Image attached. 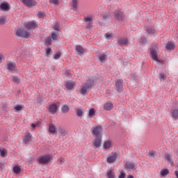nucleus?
<instances>
[{"instance_id":"nucleus-1","label":"nucleus","mask_w":178,"mask_h":178,"mask_svg":"<svg viewBox=\"0 0 178 178\" xmlns=\"http://www.w3.org/2000/svg\"><path fill=\"white\" fill-rule=\"evenodd\" d=\"M52 159V156L50 154H44L38 159V162L40 164L47 165V163H49V162L51 161V159Z\"/></svg>"},{"instance_id":"nucleus-2","label":"nucleus","mask_w":178,"mask_h":178,"mask_svg":"<svg viewBox=\"0 0 178 178\" xmlns=\"http://www.w3.org/2000/svg\"><path fill=\"white\" fill-rule=\"evenodd\" d=\"M15 35H17V37H20L21 38H30V35H31L24 29H19L17 30Z\"/></svg>"},{"instance_id":"nucleus-3","label":"nucleus","mask_w":178,"mask_h":178,"mask_svg":"<svg viewBox=\"0 0 178 178\" xmlns=\"http://www.w3.org/2000/svg\"><path fill=\"white\" fill-rule=\"evenodd\" d=\"M150 55L152 59L156 62H159V60L158 59V46L156 44H154V47L150 49Z\"/></svg>"},{"instance_id":"nucleus-4","label":"nucleus","mask_w":178,"mask_h":178,"mask_svg":"<svg viewBox=\"0 0 178 178\" xmlns=\"http://www.w3.org/2000/svg\"><path fill=\"white\" fill-rule=\"evenodd\" d=\"M91 83H86L81 86L80 92L83 94V95H87L88 94V91H90V88H91Z\"/></svg>"},{"instance_id":"nucleus-5","label":"nucleus","mask_w":178,"mask_h":178,"mask_svg":"<svg viewBox=\"0 0 178 178\" xmlns=\"http://www.w3.org/2000/svg\"><path fill=\"white\" fill-rule=\"evenodd\" d=\"M104 128L102 126H95L92 128V134L95 136V137H102L101 134H102Z\"/></svg>"},{"instance_id":"nucleus-6","label":"nucleus","mask_w":178,"mask_h":178,"mask_svg":"<svg viewBox=\"0 0 178 178\" xmlns=\"http://www.w3.org/2000/svg\"><path fill=\"white\" fill-rule=\"evenodd\" d=\"M117 159H119V156L116 153H111L107 156L108 163H113Z\"/></svg>"},{"instance_id":"nucleus-7","label":"nucleus","mask_w":178,"mask_h":178,"mask_svg":"<svg viewBox=\"0 0 178 178\" xmlns=\"http://www.w3.org/2000/svg\"><path fill=\"white\" fill-rule=\"evenodd\" d=\"M22 2L25 5V6H27L28 8H31V6H36V5L38 3L35 0H22Z\"/></svg>"},{"instance_id":"nucleus-8","label":"nucleus","mask_w":178,"mask_h":178,"mask_svg":"<svg viewBox=\"0 0 178 178\" xmlns=\"http://www.w3.org/2000/svg\"><path fill=\"white\" fill-rule=\"evenodd\" d=\"M48 111L51 115H55L58 112V105L56 104H51L49 105Z\"/></svg>"},{"instance_id":"nucleus-9","label":"nucleus","mask_w":178,"mask_h":178,"mask_svg":"<svg viewBox=\"0 0 178 178\" xmlns=\"http://www.w3.org/2000/svg\"><path fill=\"white\" fill-rule=\"evenodd\" d=\"M115 88L118 92H122L123 91V81L117 79L115 81Z\"/></svg>"},{"instance_id":"nucleus-10","label":"nucleus","mask_w":178,"mask_h":178,"mask_svg":"<svg viewBox=\"0 0 178 178\" xmlns=\"http://www.w3.org/2000/svg\"><path fill=\"white\" fill-rule=\"evenodd\" d=\"M92 143L95 148H99V147H101V144H102V137H95Z\"/></svg>"},{"instance_id":"nucleus-11","label":"nucleus","mask_w":178,"mask_h":178,"mask_svg":"<svg viewBox=\"0 0 178 178\" xmlns=\"http://www.w3.org/2000/svg\"><path fill=\"white\" fill-rule=\"evenodd\" d=\"M65 87L67 90H74V87H76V83L74 81H68L65 83Z\"/></svg>"},{"instance_id":"nucleus-12","label":"nucleus","mask_w":178,"mask_h":178,"mask_svg":"<svg viewBox=\"0 0 178 178\" xmlns=\"http://www.w3.org/2000/svg\"><path fill=\"white\" fill-rule=\"evenodd\" d=\"M0 9L1 10H3V12H8V10H10V4L8 3H2L0 5Z\"/></svg>"},{"instance_id":"nucleus-13","label":"nucleus","mask_w":178,"mask_h":178,"mask_svg":"<svg viewBox=\"0 0 178 178\" xmlns=\"http://www.w3.org/2000/svg\"><path fill=\"white\" fill-rule=\"evenodd\" d=\"M25 27L27 30H34L37 27V24L34 22H28L25 24Z\"/></svg>"},{"instance_id":"nucleus-14","label":"nucleus","mask_w":178,"mask_h":178,"mask_svg":"<svg viewBox=\"0 0 178 178\" xmlns=\"http://www.w3.org/2000/svg\"><path fill=\"white\" fill-rule=\"evenodd\" d=\"M112 141L111 140H107L104 141L103 147L104 149H109V148L112 147Z\"/></svg>"},{"instance_id":"nucleus-15","label":"nucleus","mask_w":178,"mask_h":178,"mask_svg":"<svg viewBox=\"0 0 178 178\" xmlns=\"http://www.w3.org/2000/svg\"><path fill=\"white\" fill-rule=\"evenodd\" d=\"M7 69L10 72H16V64L14 63H8L7 65Z\"/></svg>"},{"instance_id":"nucleus-16","label":"nucleus","mask_w":178,"mask_h":178,"mask_svg":"<svg viewBox=\"0 0 178 178\" xmlns=\"http://www.w3.org/2000/svg\"><path fill=\"white\" fill-rule=\"evenodd\" d=\"M104 109L105 111H112L113 109V104L111 102L106 103L104 106Z\"/></svg>"},{"instance_id":"nucleus-17","label":"nucleus","mask_w":178,"mask_h":178,"mask_svg":"<svg viewBox=\"0 0 178 178\" xmlns=\"http://www.w3.org/2000/svg\"><path fill=\"white\" fill-rule=\"evenodd\" d=\"M175 47L176 44L173 42H168L165 46L166 49H168V51H173Z\"/></svg>"},{"instance_id":"nucleus-18","label":"nucleus","mask_w":178,"mask_h":178,"mask_svg":"<svg viewBox=\"0 0 178 178\" xmlns=\"http://www.w3.org/2000/svg\"><path fill=\"white\" fill-rule=\"evenodd\" d=\"M115 17L117 20H122L123 19V13L120 11L115 12Z\"/></svg>"},{"instance_id":"nucleus-19","label":"nucleus","mask_w":178,"mask_h":178,"mask_svg":"<svg viewBox=\"0 0 178 178\" xmlns=\"http://www.w3.org/2000/svg\"><path fill=\"white\" fill-rule=\"evenodd\" d=\"M99 61L102 63H104V62H106V60L108 59V55L106 54H100L98 56Z\"/></svg>"},{"instance_id":"nucleus-20","label":"nucleus","mask_w":178,"mask_h":178,"mask_svg":"<svg viewBox=\"0 0 178 178\" xmlns=\"http://www.w3.org/2000/svg\"><path fill=\"white\" fill-rule=\"evenodd\" d=\"M96 113H97V111H95V108H90L89 111H88L89 118H90V119H92V118H94V116H95Z\"/></svg>"},{"instance_id":"nucleus-21","label":"nucleus","mask_w":178,"mask_h":178,"mask_svg":"<svg viewBox=\"0 0 178 178\" xmlns=\"http://www.w3.org/2000/svg\"><path fill=\"white\" fill-rule=\"evenodd\" d=\"M76 51L78 52L79 55H81V56L84 55V49H83L81 46L77 45L76 47Z\"/></svg>"},{"instance_id":"nucleus-22","label":"nucleus","mask_w":178,"mask_h":178,"mask_svg":"<svg viewBox=\"0 0 178 178\" xmlns=\"http://www.w3.org/2000/svg\"><path fill=\"white\" fill-rule=\"evenodd\" d=\"M118 42L121 46L127 45V43L129 42V40H127V38L120 39L118 40Z\"/></svg>"},{"instance_id":"nucleus-23","label":"nucleus","mask_w":178,"mask_h":178,"mask_svg":"<svg viewBox=\"0 0 178 178\" xmlns=\"http://www.w3.org/2000/svg\"><path fill=\"white\" fill-rule=\"evenodd\" d=\"M49 131L51 133V134H55L56 133V127L55 124H50L49 127Z\"/></svg>"},{"instance_id":"nucleus-24","label":"nucleus","mask_w":178,"mask_h":178,"mask_svg":"<svg viewBox=\"0 0 178 178\" xmlns=\"http://www.w3.org/2000/svg\"><path fill=\"white\" fill-rule=\"evenodd\" d=\"M31 140V134H30V133H28L24 137V143H25V144H27V143H29V141H30Z\"/></svg>"},{"instance_id":"nucleus-25","label":"nucleus","mask_w":178,"mask_h":178,"mask_svg":"<svg viewBox=\"0 0 178 178\" xmlns=\"http://www.w3.org/2000/svg\"><path fill=\"white\" fill-rule=\"evenodd\" d=\"M58 133L60 134V136H67V131H66V129L63 128H59Z\"/></svg>"},{"instance_id":"nucleus-26","label":"nucleus","mask_w":178,"mask_h":178,"mask_svg":"<svg viewBox=\"0 0 178 178\" xmlns=\"http://www.w3.org/2000/svg\"><path fill=\"white\" fill-rule=\"evenodd\" d=\"M126 166H127V168H128L129 170H131V169H134V163L130 162V161H127L126 163Z\"/></svg>"},{"instance_id":"nucleus-27","label":"nucleus","mask_w":178,"mask_h":178,"mask_svg":"<svg viewBox=\"0 0 178 178\" xmlns=\"http://www.w3.org/2000/svg\"><path fill=\"white\" fill-rule=\"evenodd\" d=\"M61 111L63 113H67L69 112V106L68 105H64L61 108Z\"/></svg>"},{"instance_id":"nucleus-28","label":"nucleus","mask_w":178,"mask_h":178,"mask_svg":"<svg viewBox=\"0 0 178 178\" xmlns=\"http://www.w3.org/2000/svg\"><path fill=\"white\" fill-rule=\"evenodd\" d=\"M171 113H172V118L174 119H177V118H178V109L177 108L172 110L171 111Z\"/></svg>"},{"instance_id":"nucleus-29","label":"nucleus","mask_w":178,"mask_h":178,"mask_svg":"<svg viewBox=\"0 0 178 178\" xmlns=\"http://www.w3.org/2000/svg\"><path fill=\"white\" fill-rule=\"evenodd\" d=\"M167 175H169V170L168 169H163L161 171V177H165Z\"/></svg>"},{"instance_id":"nucleus-30","label":"nucleus","mask_w":178,"mask_h":178,"mask_svg":"<svg viewBox=\"0 0 178 178\" xmlns=\"http://www.w3.org/2000/svg\"><path fill=\"white\" fill-rule=\"evenodd\" d=\"M159 79L161 81H165L166 80V74L165 73H160Z\"/></svg>"},{"instance_id":"nucleus-31","label":"nucleus","mask_w":178,"mask_h":178,"mask_svg":"<svg viewBox=\"0 0 178 178\" xmlns=\"http://www.w3.org/2000/svg\"><path fill=\"white\" fill-rule=\"evenodd\" d=\"M21 171L22 168H20V167H19L18 165H16L13 168V172L14 173H16V175H19V173H20Z\"/></svg>"},{"instance_id":"nucleus-32","label":"nucleus","mask_w":178,"mask_h":178,"mask_svg":"<svg viewBox=\"0 0 178 178\" xmlns=\"http://www.w3.org/2000/svg\"><path fill=\"white\" fill-rule=\"evenodd\" d=\"M146 31L148 34H155V29L154 28L148 27L146 29Z\"/></svg>"},{"instance_id":"nucleus-33","label":"nucleus","mask_w":178,"mask_h":178,"mask_svg":"<svg viewBox=\"0 0 178 178\" xmlns=\"http://www.w3.org/2000/svg\"><path fill=\"white\" fill-rule=\"evenodd\" d=\"M108 178H115V172L111 170L107 172Z\"/></svg>"},{"instance_id":"nucleus-34","label":"nucleus","mask_w":178,"mask_h":178,"mask_svg":"<svg viewBox=\"0 0 178 178\" xmlns=\"http://www.w3.org/2000/svg\"><path fill=\"white\" fill-rule=\"evenodd\" d=\"M58 35H59V33H58V32H53L51 33L52 40H54L55 41H56V40H58Z\"/></svg>"},{"instance_id":"nucleus-35","label":"nucleus","mask_w":178,"mask_h":178,"mask_svg":"<svg viewBox=\"0 0 178 178\" xmlns=\"http://www.w3.org/2000/svg\"><path fill=\"white\" fill-rule=\"evenodd\" d=\"M24 108L23 105H17L15 106L14 109L17 111L19 112V111H22Z\"/></svg>"},{"instance_id":"nucleus-36","label":"nucleus","mask_w":178,"mask_h":178,"mask_svg":"<svg viewBox=\"0 0 178 178\" xmlns=\"http://www.w3.org/2000/svg\"><path fill=\"white\" fill-rule=\"evenodd\" d=\"M85 22H86V23H88V24H92V18H91L90 17H85Z\"/></svg>"},{"instance_id":"nucleus-37","label":"nucleus","mask_w":178,"mask_h":178,"mask_svg":"<svg viewBox=\"0 0 178 178\" xmlns=\"http://www.w3.org/2000/svg\"><path fill=\"white\" fill-rule=\"evenodd\" d=\"M0 155L3 158H5L6 155H8V152L5 151L4 149H0Z\"/></svg>"},{"instance_id":"nucleus-38","label":"nucleus","mask_w":178,"mask_h":178,"mask_svg":"<svg viewBox=\"0 0 178 178\" xmlns=\"http://www.w3.org/2000/svg\"><path fill=\"white\" fill-rule=\"evenodd\" d=\"M6 23V17H0V25H3Z\"/></svg>"},{"instance_id":"nucleus-39","label":"nucleus","mask_w":178,"mask_h":178,"mask_svg":"<svg viewBox=\"0 0 178 178\" xmlns=\"http://www.w3.org/2000/svg\"><path fill=\"white\" fill-rule=\"evenodd\" d=\"M49 2L51 5H55L56 6L59 5V0H50Z\"/></svg>"},{"instance_id":"nucleus-40","label":"nucleus","mask_w":178,"mask_h":178,"mask_svg":"<svg viewBox=\"0 0 178 178\" xmlns=\"http://www.w3.org/2000/svg\"><path fill=\"white\" fill-rule=\"evenodd\" d=\"M52 41V39H51V37H49L45 39V44L46 45H51V42Z\"/></svg>"},{"instance_id":"nucleus-41","label":"nucleus","mask_w":178,"mask_h":178,"mask_svg":"<svg viewBox=\"0 0 178 178\" xmlns=\"http://www.w3.org/2000/svg\"><path fill=\"white\" fill-rule=\"evenodd\" d=\"M76 113L77 116H79L80 118H81V116H83V111H81L80 109H77L76 111Z\"/></svg>"},{"instance_id":"nucleus-42","label":"nucleus","mask_w":178,"mask_h":178,"mask_svg":"<svg viewBox=\"0 0 178 178\" xmlns=\"http://www.w3.org/2000/svg\"><path fill=\"white\" fill-rule=\"evenodd\" d=\"M13 80L17 84H19V83H20V79H19V77L17 76H13Z\"/></svg>"},{"instance_id":"nucleus-43","label":"nucleus","mask_w":178,"mask_h":178,"mask_svg":"<svg viewBox=\"0 0 178 178\" xmlns=\"http://www.w3.org/2000/svg\"><path fill=\"white\" fill-rule=\"evenodd\" d=\"M46 54L47 56H49V55L52 54V49L50 47L47 48L46 50Z\"/></svg>"},{"instance_id":"nucleus-44","label":"nucleus","mask_w":178,"mask_h":178,"mask_svg":"<svg viewBox=\"0 0 178 178\" xmlns=\"http://www.w3.org/2000/svg\"><path fill=\"white\" fill-rule=\"evenodd\" d=\"M165 158L167 161H169V162H172V156L170 154H165Z\"/></svg>"},{"instance_id":"nucleus-45","label":"nucleus","mask_w":178,"mask_h":178,"mask_svg":"<svg viewBox=\"0 0 178 178\" xmlns=\"http://www.w3.org/2000/svg\"><path fill=\"white\" fill-rule=\"evenodd\" d=\"M72 8H74V9H76V8H77V0L72 1Z\"/></svg>"},{"instance_id":"nucleus-46","label":"nucleus","mask_w":178,"mask_h":178,"mask_svg":"<svg viewBox=\"0 0 178 178\" xmlns=\"http://www.w3.org/2000/svg\"><path fill=\"white\" fill-rule=\"evenodd\" d=\"M44 16H45V14L42 12H40L38 14V17H39L40 19H42V17H44Z\"/></svg>"},{"instance_id":"nucleus-47","label":"nucleus","mask_w":178,"mask_h":178,"mask_svg":"<svg viewBox=\"0 0 178 178\" xmlns=\"http://www.w3.org/2000/svg\"><path fill=\"white\" fill-rule=\"evenodd\" d=\"M61 54L60 53H57L54 55V59L58 60L60 58Z\"/></svg>"},{"instance_id":"nucleus-48","label":"nucleus","mask_w":178,"mask_h":178,"mask_svg":"<svg viewBox=\"0 0 178 178\" xmlns=\"http://www.w3.org/2000/svg\"><path fill=\"white\" fill-rule=\"evenodd\" d=\"M54 30L56 31H59V24H56L53 26Z\"/></svg>"},{"instance_id":"nucleus-49","label":"nucleus","mask_w":178,"mask_h":178,"mask_svg":"<svg viewBox=\"0 0 178 178\" xmlns=\"http://www.w3.org/2000/svg\"><path fill=\"white\" fill-rule=\"evenodd\" d=\"M105 37L107 38V40H111V38H112V34L107 33H106Z\"/></svg>"},{"instance_id":"nucleus-50","label":"nucleus","mask_w":178,"mask_h":178,"mask_svg":"<svg viewBox=\"0 0 178 178\" xmlns=\"http://www.w3.org/2000/svg\"><path fill=\"white\" fill-rule=\"evenodd\" d=\"M3 59H5V56L0 53V63H2V60H3Z\"/></svg>"},{"instance_id":"nucleus-51","label":"nucleus","mask_w":178,"mask_h":178,"mask_svg":"<svg viewBox=\"0 0 178 178\" xmlns=\"http://www.w3.org/2000/svg\"><path fill=\"white\" fill-rule=\"evenodd\" d=\"M58 162H60V163H63V162H65V158L63 157H60L58 159Z\"/></svg>"},{"instance_id":"nucleus-52","label":"nucleus","mask_w":178,"mask_h":178,"mask_svg":"<svg viewBox=\"0 0 178 178\" xmlns=\"http://www.w3.org/2000/svg\"><path fill=\"white\" fill-rule=\"evenodd\" d=\"M149 154L150 156H155V154H156V152L151 151V152H149Z\"/></svg>"},{"instance_id":"nucleus-53","label":"nucleus","mask_w":178,"mask_h":178,"mask_svg":"<svg viewBox=\"0 0 178 178\" xmlns=\"http://www.w3.org/2000/svg\"><path fill=\"white\" fill-rule=\"evenodd\" d=\"M118 177L119 178H124V177H126V174H124V172H121Z\"/></svg>"},{"instance_id":"nucleus-54","label":"nucleus","mask_w":178,"mask_h":178,"mask_svg":"<svg viewBox=\"0 0 178 178\" xmlns=\"http://www.w3.org/2000/svg\"><path fill=\"white\" fill-rule=\"evenodd\" d=\"M141 41H142V42H147V39L145 38H144V37H142Z\"/></svg>"},{"instance_id":"nucleus-55","label":"nucleus","mask_w":178,"mask_h":178,"mask_svg":"<svg viewBox=\"0 0 178 178\" xmlns=\"http://www.w3.org/2000/svg\"><path fill=\"white\" fill-rule=\"evenodd\" d=\"M175 175L176 177L178 178V171L177 170L175 171Z\"/></svg>"},{"instance_id":"nucleus-56","label":"nucleus","mask_w":178,"mask_h":178,"mask_svg":"<svg viewBox=\"0 0 178 178\" xmlns=\"http://www.w3.org/2000/svg\"><path fill=\"white\" fill-rule=\"evenodd\" d=\"M37 125H35V124H32V125H31V127H33V129H35V127H36Z\"/></svg>"},{"instance_id":"nucleus-57","label":"nucleus","mask_w":178,"mask_h":178,"mask_svg":"<svg viewBox=\"0 0 178 178\" xmlns=\"http://www.w3.org/2000/svg\"><path fill=\"white\" fill-rule=\"evenodd\" d=\"M127 178H134V177L133 175H129Z\"/></svg>"},{"instance_id":"nucleus-58","label":"nucleus","mask_w":178,"mask_h":178,"mask_svg":"<svg viewBox=\"0 0 178 178\" xmlns=\"http://www.w3.org/2000/svg\"><path fill=\"white\" fill-rule=\"evenodd\" d=\"M66 74L69 77V71H66Z\"/></svg>"}]
</instances>
